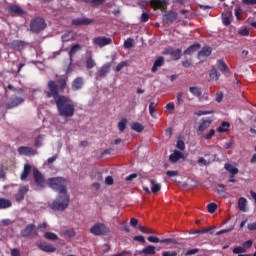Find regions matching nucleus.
I'll return each instance as SVG.
<instances>
[{
    "label": "nucleus",
    "instance_id": "nucleus-7",
    "mask_svg": "<svg viewBox=\"0 0 256 256\" xmlns=\"http://www.w3.org/2000/svg\"><path fill=\"white\" fill-rule=\"evenodd\" d=\"M6 11L12 15V17H19L21 15H25V10L21 8L18 5L15 4H10L7 8Z\"/></svg>",
    "mask_w": 256,
    "mask_h": 256
},
{
    "label": "nucleus",
    "instance_id": "nucleus-8",
    "mask_svg": "<svg viewBox=\"0 0 256 256\" xmlns=\"http://www.w3.org/2000/svg\"><path fill=\"white\" fill-rule=\"evenodd\" d=\"M33 179L40 189H43L45 187V177H43V174L37 170V168L33 169Z\"/></svg>",
    "mask_w": 256,
    "mask_h": 256
},
{
    "label": "nucleus",
    "instance_id": "nucleus-15",
    "mask_svg": "<svg viewBox=\"0 0 256 256\" xmlns=\"http://www.w3.org/2000/svg\"><path fill=\"white\" fill-rule=\"evenodd\" d=\"M23 101V98L14 96L10 99L8 103H6V109H14V107H19V105H21Z\"/></svg>",
    "mask_w": 256,
    "mask_h": 256
},
{
    "label": "nucleus",
    "instance_id": "nucleus-4",
    "mask_svg": "<svg viewBox=\"0 0 256 256\" xmlns=\"http://www.w3.org/2000/svg\"><path fill=\"white\" fill-rule=\"evenodd\" d=\"M90 233L96 236L109 235L111 233V229H109V227L104 223H96L90 228Z\"/></svg>",
    "mask_w": 256,
    "mask_h": 256
},
{
    "label": "nucleus",
    "instance_id": "nucleus-36",
    "mask_svg": "<svg viewBox=\"0 0 256 256\" xmlns=\"http://www.w3.org/2000/svg\"><path fill=\"white\" fill-rule=\"evenodd\" d=\"M21 235L22 237H31V235H33V224L28 225L22 230Z\"/></svg>",
    "mask_w": 256,
    "mask_h": 256
},
{
    "label": "nucleus",
    "instance_id": "nucleus-6",
    "mask_svg": "<svg viewBox=\"0 0 256 256\" xmlns=\"http://www.w3.org/2000/svg\"><path fill=\"white\" fill-rule=\"evenodd\" d=\"M47 29V22H45L44 18L36 17L33 20V33H41V31H45Z\"/></svg>",
    "mask_w": 256,
    "mask_h": 256
},
{
    "label": "nucleus",
    "instance_id": "nucleus-56",
    "mask_svg": "<svg viewBox=\"0 0 256 256\" xmlns=\"http://www.w3.org/2000/svg\"><path fill=\"white\" fill-rule=\"evenodd\" d=\"M177 105H183V92L177 94Z\"/></svg>",
    "mask_w": 256,
    "mask_h": 256
},
{
    "label": "nucleus",
    "instance_id": "nucleus-25",
    "mask_svg": "<svg viewBox=\"0 0 256 256\" xmlns=\"http://www.w3.org/2000/svg\"><path fill=\"white\" fill-rule=\"evenodd\" d=\"M224 169H226L228 171V173H230V175H229L230 179H233V177H235V175H237L239 173V169L234 167L231 164H225Z\"/></svg>",
    "mask_w": 256,
    "mask_h": 256
},
{
    "label": "nucleus",
    "instance_id": "nucleus-43",
    "mask_svg": "<svg viewBox=\"0 0 256 256\" xmlns=\"http://www.w3.org/2000/svg\"><path fill=\"white\" fill-rule=\"evenodd\" d=\"M44 237H45V239H48V241H57L59 239L57 234H55L53 232H46L44 234Z\"/></svg>",
    "mask_w": 256,
    "mask_h": 256
},
{
    "label": "nucleus",
    "instance_id": "nucleus-26",
    "mask_svg": "<svg viewBox=\"0 0 256 256\" xmlns=\"http://www.w3.org/2000/svg\"><path fill=\"white\" fill-rule=\"evenodd\" d=\"M199 49H201V44H192L184 51V55H193V53H196V51H199Z\"/></svg>",
    "mask_w": 256,
    "mask_h": 256
},
{
    "label": "nucleus",
    "instance_id": "nucleus-60",
    "mask_svg": "<svg viewBox=\"0 0 256 256\" xmlns=\"http://www.w3.org/2000/svg\"><path fill=\"white\" fill-rule=\"evenodd\" d=\"M182 66L185 68V69H189V67H193V63L189 60H185V61H182Z\"/></svg>",
    "mask_w": 256,
    "mask_h": 256
},
{
    "label": "nucleus",
    "instance_id": "nucleus-38",
    "mask_svg": "<svg viewBox=\"0 0 256 256\" xmlns=\"http://www.w3.org/2000/svg\"><path fill=\"white\" fill-rule=\"evenodd\" d=\"M58 85V91H65V87H67V77L58 79Z\"/></svg>",
    "mask_w": 256,
    "mask_h": 256
},
{
    "label": "nucleus",
    "instance_id": "nucleus-23",
    "mask_svg": "<svg viewBox=\"0 0 256 256\" xmlns=\"http://www.w3.org/2000/svg\"><path fill=\"white\" fill-rule=\"evenodd\" d=\"M109 71H111V64L106 63L100 68V71L98 72V77L100 79H104V77H107V73H109Z\"/></svg>",
    "mask_w": 256,
    "mask_h": 256
},
{
    "label": "nucleus",
    "instance_id": "nucleus-37",
    "mask_svg": "<svg viewBox=\"0 0 256 256\" xmlns=\"http://www.w3.org/2000/svg\"><path fill=\"white\" fill-rule=\"evenodd\" d=\"M106 0H83L84 3H89L91 7H99L100 5H103Z\"/></svg>",
    "mask_w": 256,
    "mask_h": 256
},
{
    "label": "nucleus",
    "instance_id": "nucleus-20",
    "mask_svg": "<svg viewBox=\"0 0 256 256\" xmlns=\"http://www.w3.org/2000/svg\"><path fill=\"white\" fill-rule=\"evenodd\" d=\"M85 84L83 77H77L72 81V91H79L83 89V85Z\"/></svg>",
    "mask_w": 256,
    "mask_h": 256
},
{
    "label": "nucleus",
    "instance_id": "nucleus-19",
    "mask_svg": "<svg viewBox=\"0 0 256 256\" xmlns=\"http://www.w3.org/2000/svg\"><path fill=\"white\" fill-rule=\"evenodd\" d=\"M213 49L209 46H204L199 52H198V59H207L212 53Z\"/></svg>",
    "mask_w": 256,
    "mask_h": 256
},
{
    "label": "nucleus",
    "instance_id": "nucleus-47",
    "mask_svg": "<svg viewBox=\"0 0 256 256\" xmlns=\"http://www.w3.org/2000/svg\"><path fill=\"white\" fill-rule=\"evenodd\" d=\"M207 211H208V213H215L217 211V204L216 203L208 204Z\"/></svg>",
    "mask_w": 256,
    "mask_h": 256
},
{
    "label": "nucleus",
    "instance_id": "nucleus-48",
    "mask_svg": "<svg viewBox=\"0 0 256 256\" xmlns=\"http://www.w3.org/2000/svg\"><path fill=\"white\" fill-rule=\"evenodd\" d=\"M155 107H157V104L155 102H151L149 104V114L151 115V117H155Z\"/></svg>",
    "mask_w": 256,
    "mask_h": 256
},
{
    "label": "nucleus",
    "instance_id": "nucleus-17",
    "mask_svg": "<svg viewBox=\"0 0 256 256\" xmlns=\"http://www.w3.org/2000/svg\"><path fill=\"white\" fill-rule=\"evenodd\" d=\"M29 193V186H21L18 190V192L15 194V200L16 201H23L25 199V195Z\"/></svg>",
    "mask_w": 256,
    "mask_h": 256
},
{
    "label": "nucleus",
    "instance_id": "nucleus-50",
    "mask_svg": "<svg viewBox=\"0 0 256 256\" xmlns=\"http://www.w3.org/2000/svg\"><path fill=\"white\" fill-rule=\"evenodd\" d=\"M149 21V13L144 12L140 17V23H147Z\"/></svg>",
    "mask_w": 256,
    "mask_h": 256
},
{
    "label": "nucleus",
    "instance_id": "nucleus-30",
    "mask_svg": "<svg viewBox=\"0 0 256 256\" xmlns=\"http://www.w3.org/2000/svg\"><path fill=\"white\" fill-rule=\"evenodd\" d=\"M19 155L29 156L33 153V148L27 146H21L18 148Z\"/></svg>",
    "mask_w": 256,
    "mask_h": 256
},
{
    "label": "nucleus",
    "instance_id": "nucleus-13",
    "mask_svg": "<svg viewBox=\"0 0 256 256\" xmlns=\"http://www.w3.org/2000/svg\"><path fill=\"white\" fill-rule=\"evenodd\" d=\"M93 23V19L91 18H76L72 20V25H75L76 27H81V26H87L91 25Z\"/></svg>",
    "mask_w": 256,
    "mask_h": 256
},
{
    "label": "nucleus",
    "instance_id": "nucleus-53",
    "mask_svg": "<svg viewBox=\"0 0 256 256\" xmlns=\"http://www.w3.org/2000/svg\"><path fill=\"white\" fill-rule=\"evenodd\" d=\"M64 235H66V237H75V230L73 229L64 230Z\"/></svg>",
    "mask_w": 256,
    "mask_h": 256
},
{
    "label": "nucleus",
    "instance_id": "nucleus-22",
    "mask_svg": "<svg viewBox=\"0 0 256 256\" xmlns=\"http://www.w3.org/2000/svg\"><path fill=\"white\" fill-rule=\"evenodd\" d=\"M164 65H165V58L163 56L158 57L151 68L152 73H157L159 67H163Z\"/></svg>",
    "mask_w": 256,
    "mask_h": 256
},
{
    "label": "nucleus",
    "instance_id": "nucleus-5",
    "mask_svg": "<svg viewBox=\"0 0 256 256\" xmlns=\"http://www.w3.org/2000/svg\"><path fill=\"white\" fill-rule=\"evenodd\" d=\"M213 123V118L208 117V118H202L198 128H197V135L201 137L211 127V124Z\"/></svg>",
    "mask_w": 256,
    "mask_h": 256
},
{
    "label": "nucleus",
    "instance_id": "nucleus-12",
    "mask_svg": "<svg viewBox=\"0 0 256 256\" xmlns=\"http://www.w3.org/2000/svg\"><path fill=\"white\" fill-rule=\"evenodd\" d=\"M38 247L41 251H44V253H55L57 251V248L53 244L47 242H40Z\"/></svg>",
    "mask_w": 256,
    "mask_h": 256
},
{
    "label": "nucleus",
    "instance_id": "nucleus-44",
    "mask_svg": "<svg viewBox=\"0 0 256 256\" xmlns=\"http://www.w3.org/2000/svg\"><path fill=\"white\" fill-rule=\"evenodd\" d=\"M138 231H141L142 233H150V234H155V230L145 227L142 225L137 226Z\"/></svg>",
    "mask_w": 256,
    "mask_h": 256
},
{
    "label": "nucleus",
    "instance_id": "nucleus-31",
    "mask_svg": "<svg viewBox=\"0 0 256 256\" xmlns=\"http://www.w3.org/2000/svg\"><path fill=\"white\" fill-rule=\"evenodd\" d=\"M131 129L132 131H136V133H143L145 126L139 122H132Z\"/></svg>",
    "mask_w": 256,
    "mask_h": 256
},
{
    "label": "nucleus",
    "instance_id": "nucleus-29",
    "mask_svg": "<svg viewBox=\"0 0 256 256\" xmlns=\"http://www.w3.org/2000/svg\"><path fill=\"white\" fill-rule=\"evenodd\" d=\"M13 207V202L6 198H0V209H9Z\"/></svg>",
    "mask_w": 256,
    "mask_h": 256
},
{
    "label": "nucleus",
    "instance_id": "nucleus-49",
    "mask_svg": "<svg viewBox=\"0 0 256 256\" xmlns=\"http://www.w3.org/2000/svg\"><path fill=\"white\" fill-rule=\"evenodd\" d=\"M214 111L209 110V111H203L199 110L198 112L195 113V115H198V117H201V115H213Z\"/></svg>",
    "mask_w": 256,
    "mask_h": 256
},
{
    "label": "nucleus",
    "instance_id": "nucleus-55",
    "mask_svg": "<svg viewBox=\"0 0 256 256\" xmlns=\"http://www.w3.org/2000/svg\"><path fill=\"white\" fill-rule=\"evenodd\" d=\"M198 252H199V248H193V249L188 250L185 253V255L186 256L196 255V253H198Z\"/></svg>",
    "mask_w": 256,
    "mask_h": 256
},
{
    "label": "nucleus",
    "instance_id": "nucleus-42",
    "mask_svg": "<svg viewBox=\"0 0 256 256\" xmlns=\"http://www.w3.org/2000/svg\"><path fill=\"white\" fill-rule=\"evenodd\" d=\"M11 46L13 47V49H23L25 43L21 40H14L12 41Z\"/></svg>",
    "mask_w": 256,
    "mask_h": 256
},
{
    "label": "nucleus",
    "instance_id": "nucleus-35",
    "mask_svg": "<svg viewBox=\"0 0 256 256\" xmlns=\"http://www.w3.org/2000/svg\"><path fill=\"white\" fill-rule=\"evenodd\" d=\"M31 173V165L25 164L24 170L20 176L21 181H25L27 177H29V174Z\"/></svg>",
    "mask_w": 256,
    "mask_h": 256
},
{
    "label": "nucleus",
    "instance_id": "nucleus-9",
    "mask_svg": "<svg viewBox=\"0 0 256 256\" xmlns=\"http://www.w3.org/2000/svg\"><path fill=\"white\" fill-rule=\"evenodd\" d=\"M92 43L94 45H97L98 47H105L107 45H111V43H113V40L105 36H98L93 38Z\"/></svg>",
    "mask_w": 256,
    "mask_h": 256
},
{
    "label": "nucleus",
    "instance_id": "nucleus-46",
    "mask_svg": "<svg viewBox=\"0 0 256 256\" xmlns=\"http://www.w3.org/2000/svg\"><path fill=\"white\" fill-rule=\"evenodd\" d=\"M97 65V63H95V60H93V58L91 57H88L86 59V67L88 69H93V67H95Z\"/></svg>",
    "mask_w": 256,
    "mask_h": 256
},
{
    "label": "nucleus",
    "instance_id": "nucleus-59",
    "mask_svg": "<svg viewBox=\"0 0 256 256\" xmlns=\"http://www.w3.org/2000/svg\"><path fill=\"white\" fill-rule=\"evenodd\" d=\"M239 35H241L242 37H249V29L244 28L242 30H239Z\"/></svg>",
    "mask_w": 256,
    "mask_h": 256
},
{
    "label": "nucleus",
    "instance_id": "nucleus-57",
    "mask_svg": "<svg viewBox=\"0 0 256 256\" xmlns=\"http://www.w3.org/2000/svg\"><path fill=\"white\" fill-rule=\"evenodd\" d=\"M160 243H177V240L173 239V238H164L160 240Z\"/></svg>",
    "mask_w": 256,
    "mask_h": 256
},
{
    "label": "nucleus",
    "instance_id": "nucleus-24",
    "mask_svg": "<svg viewBox=\"0 0 256 256\" xmlns=\"http://www.w3.org/2000/svg\"><path fill=\"white\" fill-rule=\"evenodd\" d=\"M217 67H218L219 71H221V73H223V75H227V73H231V71L229 70V67L223 60H218Z\"/></svg>",
    "mask_w": 256,
    "mask_h": 256
},
{
    "label": "nucleus",
    "instance_id": "nucleus-1",
    "mask_svg": "<svg viewBox=\"0 0 256 256\" xmlns=\"http://www.w3.org/2000/svg\"><path fill=\"white\" fill-rule=\"evenodd\" d=\"M48 89L50 92H47V97H53L58 115L64 119L73 117L75 115V102L65 95H60L59 86L53 80L48 82Z\"/></svg>",
    "mask_w": 256,
    "mask_h": 256
},
{
    "label": "nucleus",
    "instance_id": "nucleus-62",
    "mask_svg": "<svg viewBox=\"0 0 256 256\" xmlns=\"http://www.w3.org/2000/svg\"><path fill=\"white\" fill-rule=\"evenodd\" d=\"M123 67H127V62H120V63L116 66V71H117V72L121 71V69H123Z\"/></svg>",
    "mask_w": 256,
    "mask_h": 256
},
{
    "label": "nucleus",
    "instance_id": "nucleus-61",
    "mask_svg": "<svg viewBox=\"0 0 256 256\" xmlns=\"http://www.w3.org/2000/svg\"><path fill=\"white\" fill-rule=\"evenodd\" d=\"M162 256H177V251H164Z\"/></svg>",
    "mask_w": 256,
    "mask_h": 256
},
{
    "label": "nucleus",
    "instance_id": "nucleus-10",
    "mask_svg": "<svg viewBox=\"0 0 256 256\" xmlns=\"http://www.w3.org/2000/svg\"><path fill=\"white\" fill-rule=\"evenodd\" d=\"M189 91L191 94L194 95V97H197L199 99V101H207L209 99V97L207 96H202L203 92L201 91V88L197 87V86H190L189 87Z\"/></svg>",
    "mask_w": 256,
    "mask_h": 256
},
{
    "label": "nucleus",
    "instance_id": "nucleus-21",
    "mask_svg": "<svg viewBox=\"0 0 256 256\" xmlns=\"http://www.w3.org/2000/svg\"><path fill=\"white\" fill-rule=\"evenodd\" d=\"M180 159H185L183 152H179V150H174V152L169 156L170 163H177Z\"/></svg>",
    "mask_w": 256,
    "mask_h": 256
},
{
    "label": "nucleus",
    "instance_id": "nucleus-34",
    "mask_svg": "<svg viewBox=\"0 0 256 256\" xmlns=\"http://www.w3.org/2000/svg\"><path fill=\"white\" fill-rule=\"evenodd\" d=\"M150 185H151V192L154 195H157V193L161 191V184L156 183L155 180H150Z\"/></svg>",
    "mask_w": 256,
    "mask_h": 256
},
{
    "label": "nucleus",
    "instance_id": "nucleus-16",
    "mask_svg": "<svg viewBox=\"0 0 256 256\" xmlns=\"http://www.w3.org/2000/svg\"><path fill=\"white\" fill-rule=\"evenodd\" d=\"M232 19H233V12L229 9L224 10V12L222 13L223 25H226V27L231 25Z\"/></svg>",
    "mask_w": 256,
    "mask_h": 256
},
{
    "label": "nucleus",
    "instance_id": "nucleus-52",
    "mask_svg": "<svg viewBox=\"0 0 256 256\" xmlns=\"http://www.w3.org/2000/svg\"><path fill=\"white\" fill-rule=\"evenodd\" d=\"M176 147L180 151H185V142H183L182 140H178L177 144H176Z\"/></svg>",
    "mask_w": 256,
    "mask_h": 256
},
{
    "label": "nucleus",
    "instance_id": "nucleus-11",
    "mask_svg": "<svg viewBox=\"0 0 256 256\" xmlns=\"http://www.w3.org/2000/svg\"><path fill=\"white\" fill-rule=\"evenodd\" d=\"M177 19H179V14L177 12L170 11L164 15L166 25H173Z\"/></svg>",
    "mask_w": 256,
    "mask_h": 256
},
{
    "label": "nucleus",
    "instance_id": "nucleus-33",
    "mask_svg": "<svg viewBox=\"0 0 256 256\" xmlns=\"http://www.w3.org/2000/svg\"><path fill=\"white\" fill-rule=\"evenodd\" d=\"M209 75L210 79H212L213 81H219V77H221V73L217 71V68H215V66H212Z\"/></svg>",
    "mask_w": 256,
    "mask_h": 256
},
{
    "label": "nucleus",
    "instance_id": "nucleus-40",
    "mask_svg": "<svg viewBox=\"0 0 256 256\" xmlns=\"http://www.w3.org/2000/svg\"><path fill=\"white\" fill-rule=\"evenodd\" d=\"M118 129L120 133H123L127 129V118H122L118 123Z\"/></svg>",
    "mask_w": 256,
    "mask_h": 256
},
{
    "label": "nucleus",
    "instance_id": "nucleus-3",
    "mask_svg": "<svg viewBox=\"0 0 256 256\" xmlns=\"http://www.w3.org/2000/svg\"><path fill=\"white\" fill-rule=\"evenodd\" d=\"M69 201L70 197L67 192L58 194L51 205V209H53V211H65V209L69 207Z\"/></svg>",
    "mask_w": 256,
    "mask_h": 256
},
{
    "label": "nucleus",
    "instance_id": "nucleus-51",
    "mask_svg": "<svg viewBox=\"0 0 256 256\" xmlns=\"http://www.w3.org/2000/svg\"><path fill=\"white\" fill-rule=\"evenodd\" d=\"M124 47L125 49H131V47H133V39L128 38L126 41H124Z\"/></svg>",
    "mask_w": 256,
    "mask_h": 256
},
{
    "label": "nucleus",
    "instance_id": "nucleus-39",
    "mask_svg": "<svg viewBox=\"0 0 256 256\" xmlns=\"http://www.w3.org/2000/svg\"><path fill=\"white\" fill-rule=\"evenodd\" d=\"M238 209H240L241 211L245 212L247 209V199L241 197L238 200Z\"/></svg>",
    "mask_w": 256,
    "mask_h": 256
},
{
    "label": "nucleus",
    "instance_id": "nucleus-58",
    "mask_svg": "<svg viewBox=\"0 0 256 256\" xmlns=\"http://www.w3.org/2000/svg\"><path fill=\"white\" fill-rule=\"evenodd\" d=\"M147 239L149 243H160L159 237H156V236H149Z\"/></svg>",
    "mask_w": 256,
    "mask_h": 256
},
{
    "label": "nucleus",
    "instance_id": "nucleus-45",
    "mask_svg": "<svg viewBox=\"0 0 256 256\" xmlns=\"http://www.w3.org/2000/svg\"><path fill=\"white\" fill-rule=\"evenodd\" d=\"M214 191L218 193V195H221L222 193H225V191H227V186H225V184H218L217 188H215Z\"/></svg>",
    "mask_w": 256,
    "mask_h": 256
},
{
    "label": "nucleus",
    "instance_id": "nucleus-41",
    "mask_svg": "<svg viewBox=\"0 0 256 256\" xmlns=\"http://www.w3.org/2000/svg\"><path fill=\"white\" fill-rule=\"evenodd\" d=\"M200 137H202V139H206V141L213 139V137H215V129H210L208 133H204Z\"/></svg>",
    "mask_w": 256,
    "mask_h": 256
},
{
    "label": "nucleus",
    "instance_id": "nucleus-63",
    "mask_svg": "<svg viewBox=\"0 0 256 256\" xmlns=\"http://www.w3.org/2000/svg\"><path fill=\"white\" fill-rule=\"evenodd\" d=\"M11 256H21V251L18 248L11 250Z\"/></svg>",
    "mask_w": 256,
    "mask_h": 256
},
{
    "label": "nucleus",
    "instance_id": "nucleus-64",
    "mask_svg": "<svg viewBox=\"0 0 256 256\" xmlns=\"http://www.w3.org/2000/svg\"><path fill=\"white\" fill-rule=\"evenodd\" d=\"M247 229L248 231H256V222L248 224Z\"/></svg>",
    "mask_w": 256,
    "mask_h": 256
},
{
    "label": "nucleus",
    "instance_id": "nucleus-27",
    "mask_svg": "<svg viewBox=\"0 0 256 256\" xmlns=\"http://www.w3.org/2000/svg\"><path fill=\"white\" fill-rule=\"evenodd\" d=\"M168 54L170 55L171 59H173V61H179V59H181V49H170Z\"/></svg>",
    "mask_w": 256,
    "mask_h": 256
},
{
    "label": "nucleus",
    "instance_id": "nucleus-54",
    "mask_svg": "<svg viewBox=\"0 0 256 256\" xmlns=\"http://www.w3.org/2000/svg\"><path fill=\"white\" fill-rule=\"evenodd\" d=\"M42 143H43V136L39 135L35 139V147H41Z\"/></svg>",
    "mask_w": 256,
    "mask_h": 256
},
{
    "label": "nucleus",
    "instance_id": "nucleus-2",
    "mask_svg": "<svg viewBox=\"0 0 256 256\" xmlns=\"http://www.w3.org/2000/svg\"><path fill=\"white\" fill-rule=\"evenodd\" d=\"M47 185L58 194L67 193V179L63 177H54L47 180Z\"/></svg>",
    "mask_w": 256,
    "mask_h": 256
},
{
    "label": "nucleus",
    "instance_id": "nucleus-18",
    "mask_svg": "<svg viewBox=\"0 0 256 256\" xmlns=\"http://www.w3.org/2000/svg\"><path fill=\"white\" fill-rule=\"evenodd\" d=\"M134 255H155V246L148 245L142 250H136Z\"/></svg>",
    "mask_w": 256,
    "mask_h": 256
},
{
    "label": "nucleus",
    "instance_id": "nucleus-28",
    "mask_svg": "<svg viewBox=\"0 0 256 256\" xmlns=\"http://www.w3.org/2000/svg\"><path fill=\"white\" fill-rule=\"evenodd\" d=\"M81 49H83L81 44H75L70 48V51H69L70 65H71V61H73V55H75V53H77L78 51H81Z\"/></svg>",
    "mask_w": 256,
    "mask_h": 256
},
{
    "label": "nucleus",
    "instance_id": "nucleus-32",
    "mask_svg": "<svg viewBox=\"0 0 256 256\" xmlns=\"http://www.w3.org/2000/svg\"><path fill=\"white\" fill-rule=\"evenodd\" d=\"M229 127H231V124L227 121H223L220 126L217 128L218 133H227L229 131Z\"/></svg>",
    "mask_w": 256,
    "mask_h": 256
},
{
    "label": "nucleus",
    "instance_id": "nucleus-14",
    "mask_svg": "<svg viewBox=\"0 0 256 256\" xmlns=\"http://www.w3.org/2000/svg\"><path fill=\"white\" fill-rule=\"evenodd\" d=\"M150 7L157 11V9H167V2L165 0H150Z\"/></svg>",
    "mask_w": 256,
    "mask_h": 256
}]
</instances>
